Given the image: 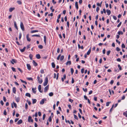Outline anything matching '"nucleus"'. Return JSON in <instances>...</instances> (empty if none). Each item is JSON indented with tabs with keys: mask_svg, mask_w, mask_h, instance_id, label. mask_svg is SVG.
Listing matches in <instances>:
<instances>
[{
	"mask_svg": "<svg viewBox=\"0 0 127 127\" xmlns=\"http://www.w3.org/2000/svg\"><path fill=\"white\" fill-rule=\"evenodd\" d=\"M84 68L81 69V72L82 73H83L84 72Z\"/></svg>",
	"mask_w": 127,
	"mask_h": 127,
	"instance_id": "864d4df0",
	"label": "nucleus"
},
{
	"mask_svg": "<svg viewBox=\"0 0 127 127\" xmlns=\"http://www.w3.org/2000/svg\"><path fill=\"white\" fill-rule=\"evenodd\" d=\"M41 85H39L38 87V89L40 93H42V91H41Z\"/></svg>",
	"mask_w": 127,
	"mask_h": 127,
	"instance_id": "1a4fd4ad",
	"label": "nucleus"
},
{
	"mask_svg": "<svg viewBox=\"0 0 127 127\" xmlns=\"http://www.w3.org/2000/svg\"><path fill=\"white\" fill-rule=\"evenodd\" d=\"M110 52H111V51L110 50L107 51V55H109V54Z\"/></svg>",
	"mask_w": 127,
	"mask_h": 127,
	"instance_id": "13d9d810",
	"label": "nucleus"
},
{
	"mask_svg": "<svg viewBox=\"0 0 127 127\" xmlns=\"http://www.w3.org/2000/svg\"><path fill=\"white\" fill-rule=\"evenodd\" d=\"M48 82V78L47 77H46L45 79V81L43 84V86H46Z\"/></svg>",
	"mask_w": 127,
	"mask_h": 127,
	"instance_id": "f257e3e1",
	"label": "nucleus"
},
{
	"mask_svg": "<svg viewBox=\"0 0 127 127\" xmlns=\"http://www.w3.org/2000/svg\"><path fill=\"white\" fill-rule=\"evenodd\" d=\"M20 26L21 28V29H22V30L23 31H24L25 30V29H24V25H23V23L22 22H21V23H20Z\"/></svg>",
	"mask_w": 127,
	"mask_h": 127,
	"instance_id": "7ed1b4c3",
	"label": "nucleus"
},
{
	"mask_svg": "<svg viewBox=\"0 0 127 127\" xmlns=\"http://www.w3.org/2000/svg\"><path fill=\"white\" fill-rule=\"evenodd\" d=\"M26 47H24L22 49H20V51L22 52H24L26 49Z\"/></svg>",
	"mask_w": 127,
	"mask_h": 127,
	"instance_id": "5701e85b",
	"label": "nucleus"
},
{
	"mask_svg": "<svg viewBox=\"0 0 127 127\" xmlns=\"http://www.w3.org/2000/svg\"><path fill=\"white\" fill-rule=\"evenodd\" d=\"M83 89L84 91L85 92H87V88H83Z\"/></svg>",
	"mask_w": 127,
	"mask_h": 127,
	"instance_id": "37998d69",
	"label": "nucleus"
},
{
	"mask_svg": "<svg viewBox=\"0 0 127 127\" xmlns=\"http://www.w3.org/2000/svg\"><path fill=\"white\" fill-rule=\"evenodd\" d=\"M12 91L15 94H16V88L15 87H14L13 88Z\"/></svg>",
	"mask_w": 127,
	"mask_h": 127,
	"instance_id": "a211bd4d",
	"label": "nucleus"
},
{
	"mask_svg": "<svg viewBox=\"0 0 127 127\" xmlns=\"http://www.w3.org/2000/svg\"><path fill=\"white\" fill-rule=\"evenodd\" d=\"M49 85H47L45 87L44 89V92H46L49 89Z\"/></svg>",
	"mask_w": 127,
	"mask_h": 127,
	"instance_id": "423d86ee",
	"label": "nucleus"
},
{
	"mask_svg": "<svg viewBox=\"0 0 127 127\" xmlns=\"http://www.w3.org/2000/svg\"><path fill=\"white\" fill-rule=\"evenodd\" d=\"M12 69L13 71L15 72V68H14L13 67H12L11 68Z\"/></svg>",
	"mask_w": 127,
	"mask_h": 127,
	"instance_id": "5fc2aeb1",
	"label": "nucleus"
},
{
	"mask_svg": "<svg viewBox=\"0 0 127 127\" xmlns=\"http://www.w3.org/2000/svg\"><path fill=\"white\" fill-rule=\"evenodd\" d=\"M22 120L20 119L17 122V124L18 125H19L21 124L22 123Z\"/></svg>",
	"mask_w": 127,
	"mask_h": 127,
	"instance_id": "4468645a",
	"label": "nucleus"
},
{
	"mask_svg": "<svg viewBox=\"0 0 127 127\" xmlns=\"http://www.w3.org/2000/svg\"><path fill=\"white\" fill-rule=\"evenodd\" d=\"M44 41L45 44H46V37L45 36H44Z\"/></svg>",
	"mask_w": 127,
	"mask_h": 127,
	"instance_id": "a878e982",
	"label": "nucleus"
},
{
	"mask_svg": "<svg viewBox=\"0 0 127 127\" xmlns=\"http://www.w3.org/2000/svg\"><path fill=\"white\" fill-rule=\"evenodd\" d=\"M28 121L29 122H32L33 121V120L32 119V117L31 116H29L28 118Z\"/></svg>",
	"mask_w": 127,
	"mask_h": 127,
	"instance_id": "39448f33",
	"label": "nucleus"
},
{
	"mask_svg": "<svg viewBox=\"0 0 127 127\" xmlns=\"http://www.w3.org/2000/svg\"><path fill=\"white\" fill-rule=\"evenodd\" d=\"M45 116H46V115H45V114H44L43 115V116L42 119H43V120H44Z\"/></svg>",
	"mask_w": 127,
	"mask_h": 127,
	"instance_id": "4d7b16f0",
	"label": "nucleus"
},
{
	"mask_svg": "<svg viewBox=\"0 0 127 127\" xmlns=\"http://www.w3.org/2000/svg\"><path fill=\"white\" fill-rule=\"evenodd\" d=\"M114 81L113 80H112L110 82V84H111V85H112L113 83H114Z\"/></svg>",
	"mask_w": 127,
	"mask_h": 127,
	"instance_id": "0e129e2a",
	"label": "nucleus"
},
{
	"mask_svg": "<svg viewBox=\"0 0 127 127\" xmlns=\"http://www.w3.org/2000/svg\"><path fill=\"white\" fill-rule=\"evenodd\" d=\"M17 2L19 4H22V2L20 0H18L17 1Z\"/></svg>",
	"mask_w": 127,
	"mask_h": 127,
	"instance_id": "de8ad7c7",
	"label": "nucleus"
},
{
	"mask_svg": "<svg viewBox=\"0 0 127 127\" xmlns=\"http://www.w3.org/2000/svg\"><path fill=\"white\" fill-rule=\"evenodd\" d=\"M117 61L118 62H120L121 61V59L120 58H118L117 59Z\"/></svg>",
	"mask_w": 127,
	"mask_h": 127,
	"instance_id": "774afa93",
	"label": "nucleus"
},
{
	"mask_svg": "<svg viewBox=\"0 0 127 127\" xmlns=\"http://www.w3.org/2000/svg\"><path fill=\"white\" fill-rule=\"evenodd\" d=\"M32 103L33 104H34L37 101V100L36 99H32Z\"/></svg>",
	"mask_w": 127,
	"mask_h": 127,
	"instance_id": "2eb2a0df",
	"label": "nucleus"
},
{
	"mask_svg": "<svg viewBox=\"0 0 127 127\" xmlns=\"http://www.w3.org/2000/svg\"><path fill=\"white\" fill-rule=\"evenodd\" d=\"M20 99V98L19 97H17L16 98V100L17 102H18L19 101Z\"/></svg>",
	"mask_w": 127,
	"mask_h": 127,
	"instance_id": "c756f323",
	"label": "nucleus"
},
{
	"mask_svg": "<svg viewBox=\"0 0 127 127\" xmlns=\"http://www.w3.org/2000/svg\"><path fill=\"white\" fill-rule=\"evenodd\" d=\"M118 33L119 35H120L121 34L122 35L123 34V32L122 31H119L118 32Z\"/></svg>",
	"mask_w": 127,
	"mask_h": 127,
	"instance_id": "c9c22d12",
	"label": "nucleus"
},
{
	"mask_svg": "<svg viewBox=\"0 0 127 127\" xmlns=\"http://www.w3.org/2000/svg\"><path fill=\"white\" fill-rule=\"evenodd\" d=\"M32 90L33 92V93L34 94H35L36 93V89L35 88H33L32 89Z\"/></svg>",
	"mask_w": 127,
	"mask_h": 127,
	"instance_id": "aec40b11",
	"label": "nucleus"
},
{
	"mask_svg": "<svg viewBox=\"0 0 127 127\" xmlns=\"http://www.w3.org/2000/svg\"><path fill=\"white\" fill-rule=\"evenodd\" d=\"M25 109L26 110L28 108V105L27 103H26L25 105Z\"/></svg>",
	"mask_w": 127,
	"mask_h": 127,
	"instance_id": "c03bdc74",
	"label": "nucleus"
},
{
	"mask_svg": "<svg viewBox=\"0 0 127 127\" xmlns=\"http://www.w3.org/2000/svg\"><path fill=\"white\" fill-rule=\"evenodd\" d=\"M32 36L33 37V36H36V37H40V35H38L37 34H35V35H32Z\"/></svg>",
	"mask_w": 127,
	"mask_h": 127,
	"instance_id": "e433bc0d",
	"label": "nucleus"
},
{
	"mask_svg": "<svg viewBox=\"0 0 127 127\" xmlns=\"http://www.w3.org/2000/svg\"><path fill=\"white\" fill-rule=\"evenodd\" d=\"M29 34H28L27 35L26 38H27V40L29 41H30L31 40V39L29 37Z\"/></svg>",
	"mask_w": 127,
	"mask_h": 127,
	"instance_id": "0eeeda50",
	"label": "nucleus"
},
{
	"mask_svg": "<svg viewBox=\"0 0 127 127\" xmlns=\"http://www.w3.org/2000/svg\"><path fill=\"white\" fill-rule=\"evenodd\" d=\"M116 50L117 51H120V48L119 47H117L116 48Z\"/></svg>",
	"mask_w": 127,
	"mask_h": 127,
	"instance_id": "e2e57ef3",
	"label": "nucleus"
},
{
	"mask_svg": "<svg viewBox=\"0 0 127 127\" xmlns=\"http://www.w3.org/2000/svg\"><path fill=\"white\" fill-rule=\"evenodd\" d=\"M14 24L15 27L17 29V30L18 29V28L17 26L16 23V21L14 22Z\"/></svg>",
	"mask_w": 127,
	"mask_h": 127,
	"instance_id": "dca6fc26",
	"label": "nucleus"
},
{
	"mask_svg": "<svg viewBox=\"0 0 127 127\" xmlns=\"http://www.w3.org/2000/svg\"><path fill=\"white\" fill-rule=\"evenodd\" d=\"M38 30H32L31 31V33H33L35 32H38Z\"/></svg>",
	"mask_w": 127,
	"mask_h": 127,
	"instance_id": "bb28decb",
	"label": "nucleus"
},
{
	"mask_svg": "<svg viewBox=\"0 0 127 127\" xmlns=\"http://www.w3.org/2000/svg\"><path fill=\"white\" fill-rule=\"evenodd\" d=\"M52 66L53 68H54L55 67V65L54 63L53 62L52 63Z\"/></svg>",
	"mask_w": 127,
	"mask_h": 127,
	"instance_id": "7c9ffc66",
	"label": "nucleus"
},
{
	"mask_svg": "<svg viewBox=\"0 0 127 127\" xmlns=\"http://www.w3.org/2000/svg\"><path fill=\"white\" fill-rule=\"evenodd\" d=\"M48 120L50 122H51L52 121V117L51 116H50L49 117Z\"/></svg>",
	"mask_w": 127,
	"mask_h": 127,
	"instance_id": "a19ab883",
	"label": "nucleus"
},
{
	"mask_svg": "<svg viewBox=\"0 0 127 127\" xmlns=\"http://www.w3.org/2000/svg\"><path fill=\"white\" fill-rule=\"evenodd\" d=\"M38 47L40 49H42L43 48V46L42 45H38Z\"/></svg>",
	"mask_w": 127,
	"mask_h": 127,
	"instance_id": "4c0bfd02",
	"label": "nucleus"
},
{
	"mask_svg": "<svg viewBox=\"0 0 127 127\" xmlns=\"http://www.w3.org/2000/svg\"><path fill=\"white\" fill-rule=\"evenodd\" d=\"M84 98L85 99L87 100L88 99L87 97L85 95H84Z\"/></svg>",
	"mask_w": 127,
	"mask_h": 127,
	"instance_id": "338daca9",
	"label": "nucleus"
},
{
	"mask_svg": "<svg viewBox=\"0 0 127 127\" xmlns=\"http://www.w3.org/2000/svg\"><path fill=\"white\" fill-rule=\"evenodd\" d=\"M110 103V102H107L106 103V106H109V104Z\"/></svg>",
	"mask_w": 127,
	"mask_h": 127,
	"instance_id": "49530a36",
	"label": "nucleus"
},
{
	"mask_svg": "<svg viewBox=\"0 0 127 127\" xmlns=\"http://www.w3.org/2000/svg\"><path fill=\"white\" fill-rule=\"evenodd\" d=\"M99 10V8L98 7H97L96 9V11L97 12H98Z\"/></svg>",
	"mask_w": 127,
	"mask_h": 127,
	"instance_id": "3c124183",
	"label": "nucleus"
},
{
	"mask_svg": "<svg viewBox=\"0 0 127 127\" xmlns=\"http://www.w3.org/2000/svg\"><path fill=\"white\" fill-rule=\"evenodd\" d=\"M13 123V120H11L10 121V123L11 124H12Z\"/></svg>",
	"mask_w": 127,
	"mask_h": 127,
	"instance_id": "bf43d9fd",
	"label": "nucleus"
},
{
	"mask_svg": "<svg viewBox=\"0 0 127 127\" xmlns=\"http://www.w3.org/2000/svg\"><path fill=\"white\" fill-rule=\"evenodd\" d=\"M27 66L28 69L29 70H30L31 69V66L29 64H27Z\"/></svg>",
	"mask_w": 127,
	"mask_h": 127,
	"instance_id": "9b49d317",
	"label": "nucleus"
},
{
	"mask_svg": "<svg viewBox=\"0 0 127 127\" xmlns=\"http://www.w3.org/2000/svg\"><path fill=\"white\" fill-rule=\"evenodd\" d=\"M32 63L34 66H36L37 65V64L34 60H33Z\"/></svg>",
	"mask_w": 127,
	"mask_h": 127,
	"instance_id": "9d476101",
	"label": "nucleus"
},
{
	"mask_svg": "<svg viewBox=\"0 0 127 127\" xmlns=\"http://www.w3.org/2000/svg\"><path fill=\"white\" fill-rule=\"evenodd\" d=\"M14 106L16 108L17 107V105L16 103H15L14 102H13L12 103H11V107L12 108H14Z\"/></svg>",
	"mask_w": 127,
	"mask_h": 127,
	"instance_id": "20e7f679",
	"label": "nucleus"
},
{
	"mask_svg": "<svg viewBox=\"0 0 127 127\" xmlns=\"http://www.w3.org/2000/svg\"><path fill=\"white\" fill-rule=\"evenodd\" d=\"M70 70H71V74H72L74 72V69L73 68H71L70 69Z\"/></svg>",
	"mask_w": 127,
	"mask_h": 127,
	"instance_id": "473e14b6",
	"label": "nucleus"
},
{
	"mask_svg": "<svg viewBox=\"0 0 127 127\" xmlns=\"http://www.w3.org/2000/svg\"><path fill=\"white\" fill-rule=\"evenodd\" d=\"M3 100L4 102H6V99L5 97L3 96Z\"/></svg>",
	"mask_w": 127,
	"mask_h": 127,
	"instance_id": "680f3d73",
	"label": "nucleus"
},
{
	"mask_svg": "<svg viewBox=\"0 0 127 127\" xmlns=\"http://www.w3.org/2000/svg\"><path fill=\"white\" fill-rule=\"evenodd\" d=\"M61 55L60 54L57 58V60H59L60 59V57Z\"/></svg>",
	"mask_w": 127,
	"mask_h": 127,
	"instance_id": "6e6d98bb",
	"label": "nucleus"
},
{
	"mask_svg": "<svg viewBox=\"0 0 127 127\" xmlns=\"http://www.w3.org/2000/svg\"><path fill=\"white\" fill-rule=\"evenodd\" d=\"M74 118H75V119H76L77 120H78V118L77 117V116L75 114H74Z\"/></svg>",
	"mask_w": 127,
	"mask_h": 127,
	"instance_id": "a18cd8bd",
	"label": "nucleus"
},
{
	"mask_svg": "<svg viewBox=\"0 0 127 127\" xmlns=\"http://www.w3.org/2000/svg\"><path fill=\"white\" fill-rule=\"evenodd\" d=\"M123 115L125 116L126 117H127V111L123 113Z\"/></svg>",
	"mask_w": 127,
	"mask_h": 127,
	"instance_id": "c85d7f7f",
	"label": "nucleus"
},
{
	"mask_svg": "<svg viewBox=\"0 0 127 127\" xmlns=\"http://www.w3.org/2000/svg\"><path fill=\"white\" fill-rule=\"evenodd\" d=\"M36 57L38 59H39L41 58L39 54H37L36 55Z\"/></svg>",
	"mask_w": 127,
	"mask_h": 127,
	"instance_id": "f8f14e48",
	"label": "nucleus"
},
{
	"mask_svg": "<svg viewBox=\"0 0 127 127\" xmlns=\"http://www.w3.org/2000/svg\"><path fill=\"white\" fill-rule=\"evenodd\" d=\"M113 18L115 20H116L117 19V17L116 16H113Z\"/></svg>",
	"mask_w": 127,
	"mask_h": 127,
	"instance_id": "69168bd1",
	"label": "nucleus"
},
{
	"mask_svg": "<svg viewBox=\"0 0 127 127\" xmlns=\"http://www.w3.org/2000/svg\"><path fill=\"white\" fill-rule=\"evenodd\" d=\"M118 67L119 68V69L120 70H121L122 69V68L121 67V66L120 65V64H118Z\"/></svg>",
	"mask_w": 127,
	"mask_h": 127,
	"instance_id": "ea45409f",
	"label": "nucleus"
},
{
	"mask_svg": "<svg viewBox=\"0 0 127 127\" xmlns=\"http://www.w3.org/2000/svg\"><path fill=\"white\" fill-rule=\"evenodd\" d=\"M37 78L39 83L40 84H41L43 82L42 79L41 78H40L39 76H38L37 77Z\"/></svg>",
	"mask_w": 127,
	"mask_h": 127,
	"instance_id": "f03ea898",
	"label": "nucleus"
},
{
	"mask_svg": "<svg viewBox=\"0 0 127 127\" xmlns=\"http://www.w3.org/2000/svg\"><path fill=\"white\" fill-rule=\"evenodd\" d=\"M71 64V61H68L66 62V64L67 65H70Z\"/></svg>",
	"mask_w": 127,
	"mask_h": 127,
	"instance_id": "b1692460",
	"label": "nucleus"
},
{
	"mask_svg": "<svg viewBox=\"0 0 127 127\" xmlns=\"http://www.w3.org/2000/svg\"><path fill=\"white\" fill-rule=\"evenodd\" d=\"M29 57L31 60H32V55L30 54L29 55Z\"/></svg>",
	"mask_w": 127,
	"mask_h": 127,
	"instance_id": "f704fd0d",
	"label": "nucleus"
},
{
	"mask_svg": "<svg viewBox=\"0 0 127 127\" xmlns=\"http://www.w3.org/2000/svg\"><path fill=\"white\" fill-rule=\"evenodd\" d=\"M53 94L52 92L50 93L49 94V95L50 96H53Z\"/></svg>",
	"mask_w": 127,
	"mask_h": 127,
	"instance_id": "58836bf2",
	"label": "nucleus"
},
{
	"mask_svg": "<svg viewBox=\"0 0 127 127\" xmlns=\"http://www.w3.org/2000/svg\"><path fill=\"white\" fill-rule=\"evenodd\" d=\"M14 9H15V8H12V7L10 8L9 9V11L10 12H11L13 10H14Z\"/></svg>",
	"mask_w": 127,
	"mask_h": 127,
	"instance_id": "cd10ccee",
	"label": "nucleus"
},
{
	"mask_svg": "<svg viewBox=\"0 0 127 127\" xmlns=\"http://www.w3.org/2000/svg\"><path fill=\"white\" fill-rule=\"evenodd\" d=\"M125 45L124 44H122V48H125Z\"/></svg>",
	"mask_w": 127,
	"mask_h": 127,
	"instance_id": "09e8293b",
	"label": "nucleus"
},
{
	"mask_svg": "<svg viewBox=\"0 0 127 127\" xmlns=\"http://www.w3.org/2000/svg\"><path fill=\"white\" fill-rule=\"evenodd\" d=\"M3 114L5 115H7L6 112V110H4V112H3Z\"/></svg>",
	"mask_w": 127,
	"mask_h": 127,
	"instance_id": "603ef678",
	"label": "nucleus"
},
{
	"mask_svg": "<svg viewBox=\"0 0 127 127\" xmlns=\"http://www.w3.org/2000/svg\"><path fill=\"white\" fill-rule=\"evenodd\" d=\"M64 58V56H62L60 58V60L61 61H62Z\"/></svg>",
	"mask_w": 127,
	"mask_h": 127,
	"instance_id": "2f4dec72",
	"label": "nucleus"
},
{
	"mask_svg": "<svg viewBox=\"0 0 127 127\" xmlns=\"http://www.w3.org/2000/svg\"><path fill=\"white\" fill-rule=\"evenodd\" d=\"M91 48H90V49L87 52V55H89L91 53Z\"/></svg>",
	"mask_w": 127,
	"mask_h": 127,
	"instance_id": "412c9836",
	"label": "nucleus"
},
{
	"mask_svg": "<svg viewBox=\"0 0 127 127\" xmlns=\"http://www.w3.org/2000/svg\"><path fill=\"white\" fill-rule=\"evenodd\" d=\"M66 78V76L65 75H64L63 76V78H62V81L63 82L64 81V80Z\"/></svg>",
	"mask_w": 127,
	"mask_h": 127,
	"instance_id": "4be33fe9",
	"label": "nucleus"
},
{
	"mask_svg": "<svg viewBox=\"0 0 127 127\" xmlns=\"http://www.w3.org/2000/svg\"><path fill=\"white\" fill-rule=\"evenodd\" d=\"M106 12L108 15H109L111 13V12L110 10H106Z\"/></svg>",
	"mask_w": 127,
	"mask_h": 127,
	"instance_id": "f3484780",
	"label": "nucleus"
},
{
	"mask_svg": "<svg viewBox=\"0 0 127 127\" xmlns=\"http://www.w3.org/2000/svg\"><path fill=\"white\" fill-rule=\"evenodd\" d=\"M44 99H42L40 102V103L41 104H43L44 102Z\"/></svg>",
	"mask_w": 127,
	"mask_h": 127,
	"instance_id": "ddd939ff",
	"label": "nucleus"
},
{
	"mask_svg": "<svg viewBox=\"0 0 127 127\" xmlns=\"http://www.w3.org/2000/svg\"><path fill=\"white\" fill-rule=\"evenodd\" d=\"M22 34L21 33H20L19 34V38L20 39L22 37Z\"/></svg>",
	"mask_w": 127,
	"mask_h": 127,
	"instance_id": "8fccbe9b",
	"label": "nucleus"
},
{
	"mask_svg": "<svg viewBox=\"0 0 127 127\" xmlns=\"http://www.w3.org/2000/svg\"><path fill=\"white\" fill-rule=\"evenodd\" d=\"M75 6L77 9L78 8V2H76L75 3Z\"/></svg>",
	"mask_w": 127,
	"mask_h": 127,
	"instance_id": "6ab92c4d",
	"label": "nucleus"
},
{
	"mask_svg": "<svg viewBox=\"0 0 127 127\" xmlns=\"http://www.w3.org/2000/svg\"><path fill=\"white\" fill-rule=\"evenodd\" d=\"M122 24L121 22L117 25V27H119Z\"/></svg>",
	"mask_w": 127,
	"mask_h": 127,
	"instance_id": "052dcab7",
	"label": "nucleus"
},
{
	"mask_svg": "<svg viewBox=\"0 0 127 127\" xmlns=\"http://www.w3.org/2000/svg\"><path fill=\"white\" fill-rule=\"evenodd\" d=\"M20 80L21 82L22 83H25L26 84H27V83L25 81L21 79H20Z\"/></svg>",
	"mask_w": 127,
	"mask_h": 127,
	"instance_id": "72a5a7b5",
	"label": "nucleus"
},
{
	"mask_svg": "<svg viewBox=\"0 0 127 127\" xmlns=\"http://www.w3.org/2000/svg\"><path fill=\"white\" fill-rule=\"evenodd\" d=\"M16 60L14 59H12L11 61V63L13 64H14V63H16Z\"/></svg>",
	"mask_w": 127,
	"mask_h": 127,
	"instance_id": "6e6552de",
	"label": "nucleus"
},
{
	"mask_svg": "<svg viewBox=\"0 0 127 127\" xmlns=\"http://www.w3.org/2000/svg\"><path fill=\"white\" fill-rule=\"evenodd\" d=\"M25 95L26 96H28L29 97H31V95L29 93H27L25 94Z\"/></svg>",
	"mask_w": 127,
	"mask_h": 127,
	"instance_id": "393cba45",
	"label": "nucleus"
},
{
	"mask_svg": "<svg viewBox=\"0 0 127 127\" xmlns=\"http://www.w3.org/2000/svg\"><path fill=\"white\" fill-rule=\"evenodd\" d=\"M27 79L29 80H33V79L31 77H29L27 78Z\"/></svg>",
	"mask_w": 127,
	"mask_h": 127,
	"instance_id": "79ce46f5",
	"label": "nucleus"
}]
</instances>
